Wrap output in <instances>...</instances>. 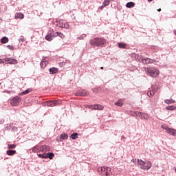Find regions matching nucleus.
<instances>
[{
	"instance_id": "nucleus-1",
	"label": "nucleus",
	"mask_w": 176,
	"mask_h": 176,
	"mask_svg": "<svg viewBox=\"0 0 176 176\" xmlns=\"http://www.w3.org/2000/svg\"><path fill=\"white\" fill-rule=\"evenodd\" d=\"M107 43V41L103 38H95L92 40H90L89 44L91 46L100 47L105 45Z\"/></svg>"
},
{
	"instance_id": "nucleus-2",
	"label": "nucleus",
	"mask_w": 176,
	"mask_h": 176,
	"mask_svg": "<svg viewBox=\"0 0 176 176\" xmlns=\"http://www.w3.org/2000/svg\"><path fill=\"white\" fill-rule=\"evenodd\" d=\"M145 71L146 74L148 75V76H151V78H157L159 76V74H160L159 69L155 67H146Z\"/></svg>"
},
{
	"instance_id": "nucleus-3",
	"label": "nucleus",
	"mask_w": 176,
	"mask_h": 176,
	"mask_svg": "<svg viewBox=\"0 0 176 176\" xmlns=\"http://www.w3.org/2000/svg\"><path fill=\"white\" fill-rule=\"evenodd\" d=\"M99 171L102 173V175L108 176L111 174V168L108 166L100 167L99 168Z\"/></svg>"
},
{
	"instance_id": "nucleus-4",
	"label": "nucleus",
	"mask_w": 176,
	"mask_h": 176,
	"mask_svg": "<svg viewBox=\"0 0 176 176\" xmlns=\"http://www.w3.org/2000/svg\"><path fill=\"white\" fill-rule=\"evenodd\" d=\"M38 156L41 159H50V160H52V159L54 157V153H48L38 154Z\"/></svg>"
},
{
	"instance_id": "nucleus-5",
	"label": "nucleus",
	"mask_w": 176,
	"mask_h": 176,
	"mask_svg": "<svg viewBox=\"0 0 176 176\" xmlns=\"http://www.w3.org/2000/svg\"><path fill=\"white\" fill-rule=\"evenodd\" d=\"M21 102V98L19 96H16L10 100V104L12 107H16Z\"/></svg>"
},
{
	"instance_id": "nucleus-6",
	"label": "nucleus",
	"mask_w": 176,
	"mask_h": 176,
	"mask_svg": "<svg viewBox=\"0 0 176 176\" xmlns=\"http://www.w3.org/2000/svg\"><path fill=\"white\" fill-rule=\"evenodd\" d=\"M53 38H54V30L52 29L49 30L47 35L45 36V39L50 42L51 41H53Z\"/></svg>"
},
{
	"instance_id": "nucleus-7",
	"label": "nucleus",
	"mask_w": 176,
	"mask_h": 176,
	"mask_svg": "<svg viewBox=\"0 0 176 176\" xmlns=\"http://www.w3.org/2000/svg\"><path fill=\"white\" fill-rule=\"evenodd\" d=\"M57 25L59 27V28H69V25L68 23H67V21L64 20L59 21Z\"/></svg>"
},
{
	"instance_id": "nucleus-8",
	"label": "nucleus",
	"mask_w": 176,
	"mask_h": 176,
	"mask_svg": "<svg viewBox=\"0 0 176 176\" xmlns=\"http://www.w3.org/2000/svg\"><path fill=\"white\" fill-rule=\"evenodd\" d=\"M77 97H87L89 96V92L85 90L78 91L75 94Z\"/></svg>"
},
{
	"instance_id": "nucleus-9",
	"label": "nucleus",
	"mask_w": 176,
	"mask_h": 176,
	"mask_svg": "<svg viewBox=\"0 0 176 176\" xmlns=\"http://www.w3.org/2000/svg\"><path fill=\"white\" fill-rule=\"evenodd\" d=\"M6 64H17L18 61L16 59H13L12 58H6Z\"/></svg>"
},
{
	"instance_id": "nucleus-10",
	"label": "nucleus",
	"mask_w": 176,
	"mask_h": 176,
	"mask_svg": "<svg viewBox=\"0 0 176 176\" xmlns=\"http://www.w3.org/2000/svg\"><path fill=\"white\" fill-rule=\"evenodd\" d=\"M40 149L43 153H46V152H50L51 148L49 146L45 145L42 146Z\"/></svg>"
},
{
	"instance_id": "nucleus-11",
	"label": "nucleus",
	"mask_w": 176,
	"mask_h": 176,
	"mask_svg": "<svg viewBox=\"0 0 176 176\" xmlns=\"http://www.w3.org/2000/svg\"><path fill=\"white\" fill-rule=\"evenodd\" d=\"M140 168H142V170H149V168H151V162H144V164H143L142 166H140Z\"/></svg>"
},
{
	"instance_id": "nucleus-12",
	"label": "nucleus",
	"mask_w": 176,
	"mask_h": 176,
	"mask_svg": "<svg viewBox=\"0 0 176 176\" xmlns=\"http://www.w3.org/2000/svg\"><path fill=\"white\" fill-rule=\"evenodd\" d=\"M166 133L170 134V135H173L174 137L176 135V130L174 129L166 128Z\"/></svg>"
},
{
	"instance_id": "nucleus-13",
	"label": "nucleus",
	"mask_w": 176,
	"mask_h": 176,
	"mask_svg": "<svg viewBox=\"0 0 176 176\" xmlns=\"http://www.w3.org/2000/svg\"><path fill=\"white\" fill-rule=\"evenodd\" d=\"M142 63L143 64H152L153 63V60L149 58H145L142 59Z\"/></svg>"
},
{
	"instance_id": "nucleus-14",
	"label": "nucleus",
	"mask_w": 176,
	"mask_h": 176,
	"mask_svg": "<svg viewBox=\"0 0 176 176\" xmlns=\"http://www.w3.org/2000/svg\"><path fill=\"white\" fill-rule=\"evenodd\" d=\"M57 36H59V38H61V39H64V38H65V36L64 35V34L60 32H56L54 33V38H57Z\"/></svg>"
},
{
	"instance_id": "nucleus-15",
	"label": "nucleus",
	"mask_w": 176,
	"mask_h": 176,
	"mask_svg": "<svg viewBox=\"0 0 176 176\" xmlns=\"http://www.w3.org/2000/svg\"><path fill=\"white\" fill-rule=\"evenodd\" d=\"M94 109L96 111H102L104 109V106L96 104L94 105Z\"/></svg>"
},
{
	"instance_id": "nucleus-16",
	"label": "nucleus",
	"mask_w": 176,
	"mask_h": 176,
	"mask_svg": "<svg viewBox=\"0 0 176 176\" xmlns=\"http://www.w3.org/2000/svg\"><path fill=\"white\" fill-rule=\"evenodd\" d=\"M109 3H111V0H105L102 6L100 7V10H102L104 9V8H105V6H108V5H109Z\"/></svg>"
},
{
	"instance_id": "nucleus-17",
	"label": "nucleus",
	"mask_w": 176,
	"mask_h": 176,
	"mask_svg": "<svg viewBox=\"0 0 176 176\" xmlns=\"http://www.w3.org/2000/svg\"><path fill=\"white\" fill-rule=\"evenodd\" d=\"M51 75H54V74H57L58 72V69L56 67H52L49 69Z\"/></svg>"
},
{
	"instance_id": "nucleus-18",
	"label": "nucleus",
	"mask_w": 176,
	"mask_h": 176,
	"mask_svg": "<svg viewBox=\"0 0 176 176\" xmlns=\"http://www.w3.org/2000/svg\"><path fill=\"white\" fill-rule=\"evenodd\" d=\"M62 102L63 101H61V100H52V107H56V105H60Z\"/></svg>"
},
{
	"instance_id": "nucleus-19",
	"label": "nucleus",
	"mask_w": 176,
	"mask_h": 176,
	"mask_svg": "<svg viewBox=\"0 0 176 176\" xmlns=\"http://www.w3.org/2000/svg\"><path fill=\"white\" fill-rule=\"evenodd\" d=\"M18 19H24V14L19 12V13H16L15 14V19L18 20Z\"/></svg>"
},
{
	"instance_id": "nucleus-20",
	"label": "nucleus",
	"mask_w": 176,
	"mask_h": 176,
	"mask_svg": "<svg viewBox=\"0 0 176 176\" xmlns=\"http://www.w3.org/2000/svg\"><path fill=\"white\" fill-rule=\"evenodd\" d=\"M114 105H116V107H123V105H124V103L123 102V100H118L117 102L114 103Z\"/></svg>"
},
{
	"instance_id": "nucleus-21",
	"label": "nucleus",
	"mask_w": 176,
	"mask_h": 176,
	"mask_svg": "<svg viewBox=\"0 0 176 176\" xmlns=\"http://www.w3.org/2000/svg\"><path fill=\"white\" fill-rule=\"evenodd\" d=\"M155 93H156V90H153V89H152L151 90L147 92V96L148 97H153V96H155Z\"/></svg>"
},
{
	"instance_id": "nucleus-22",
	"label": "nucleus",
	"mask_w": 176,
	"mask_h": 176,
	"mask_svg": "<svg viewBox=\"0 0 176 176\" xmlns=\"http://www.w3.org/2000/svg\"><path fill=\"white\" fill-rule=\"evenodd\" d=\"M47 64H49V62L43 60L41 62L40 65L41 68H46V66L47 65Z\"/></svg>"
},
{
	"instance_id": "nucleus-23",
	"label": "nucleus",
	"mask_w": 176,
	"mask_h": 176,
	"mask_svg": "<svg viewBox=\"0 0 176 176\" xmlns=\"http://www.w3.org/2000/svg\"><path fill=\"white\" fill-rule=\"evenodd\" d=\"M118 46L120 47V49H126L127 44L124 43H118Z\"/></svg>"
},
{
	"instance_id": "nucleus-24",
	"label": "nucleus",
	"mask_w": 176,
	"mask_h": 176,
	"mask_svg": "<svg viewBox=\"0 0 176 176\" xmlns=\"http://www.w3.org/2000/svg\"><path fill=\"white\" fill-rule=\"evenodd\" d=\"M165 104H175V100H173V99H166L164 100Z\"/></svg>"
},
{
	"instance_id": "nucleus-25",
	"label": "nucleus",
	"mask_w": 176,
	"mask_h": 176,
	"mask_svg": "<svg viewBox=\"0 0 176 176\" xmlns=\"http://www.w3.org/2000/svg\"><path fill=\"white\" fill-rule=\"evenodd\" d=\"M7 155H8V156H13V155H16V151L15 150H8V151H7Z\"/></svg>"
},
{
	"instance_id": "nucleus-26",
	"label": "nucleus",
	"mask_w": 176,
	"mask_h": 176,
	"mask_svg": "<svg viewBox=\"0 0 176 176\" xmlns=\"http://www.w3.org/2000/svg\"><path fill=\"white\" fill-rule=\"evenodd\" d=\"M32 91V89H28L27 90L21 93L20 96H25V94H28V93H31Z\"/></svg>"
},
{
	"instance_id": "nucleus-27",
	"label": "nucleus",
	"mask_w": 176,
	"mask_h": 176,
	"mask_svg": "<svg viewBox=\"0 0 176 176\" xmlns=\"http://www.w3.org/2000/svg\"><path fill=\"white\" fill-rule=\"evenodd\" d=\"M60 140H67L68 138V134H67V133H62L60 135Z\"/></svg>"
},
{
	"instance_id": "nucleus-28",
	"label": "nucleus",
	"mask_w": 176,
	"mask_h": 176,
	"mask_svg": "<svg viewBox=\"0 0 176 176\" xmlns=\"http://www.w3.org/2000/svg\"><path fill=\"white\" fill-rule=\"evenodd\" d=\"M135 6V3H134L133 2H129L126 4V8H134Z\"/></svg>"
},
{
	"instance_id": "nucleus-29",
	"label": "nucleus",
	"mask_w": 176,
	"mask_h": 176,
	"mask_svg": "<svg viewBox=\"0 0 176 176\" xmlns=\"http://www.w3.org/2000/svg\"><path fill=\"white\" fill-rule=\"evenodd\" d=\"M1 42V43H8V42H9V38H8V37H3Z\"/></svg>"
},
{
	"instance_id": "nucleus-30",
	"label": "nucleus",
	"mask_w": 176,
	"mask_h": 176,
	"mask_svg": "<svg viewBox=\"0 0 176 176\" xmlns=\"http://www.w3.org/2000/svg\"><path fill=\"white\" fill-rule=\"evenodd\" d=\"M78 135H79V134L78 133H74L72 134L71 135L72 140H76V138H78Z\"/></svg>"
},
{
	"instance_id": "nucleus-31",
	"label": "nucleus",
	"mask_w": 176,
	"mask_h": 176,
	"mask_svg": "<svg viewBox=\"0 0 176 176\" xmlns=\"http://www.w3.org/2000/svg\"><path fill=\"white\" fill-rule=\"evenodd\" d=\"M166 109H167L168 111H174L175 109H176V107L175 106H168L166 107Z\"/></svg>"
},
{
	"instance_id": "nucleus-32",
	"label": "nucleus",
	"mask_w": 176,
	"mask_h": 176,
	"mask_svg": "<svg viewBox=\"0 0 176 176\" xmlns=\"http://www.w3.org/2000/svg\"><path fill=\"white\" fill-rule=\"evenodd\" d=\"M145 162L142 161V160H138V164L142 167L144 164Z\"/></svg>"
},
{
	"instance_id": "nucleus-33",
	"label": "nucleus",
	"mask_w": 176,
	"mask_h": 176,
	"mask_svg": "<svg viewBox=\"0 0 176 176\" xmlns=\"http://www.w3.org/2000/svg\"><path fill=\"white\" fill-rule=\"evenodd\" d=\"M140 118L141 119H148V115L140 113Z\"/></svg>"
},
{
	"instance_id": "nucleus-34",
	"label": "nucleus",
	"mask_w": 176,
	"mask_h": 176,
	"mask_svg": "<svg viewBox=\"0 0 176 176\" xmlns=\"http://www.w3.org/2000/svg\"><path fill=\"white\" fill-rule=\"evenodd\" d=\"M8 149H14L16 148V144H8Z\"/></svg>"
},
{
	"instance_id": "nucleus-35",
	"label": "nucleus",
	"mask_w": 176,
	"mask_h": 176,
	"mask_svg": "<svg viewBox=\"0 0 176 176\" xmlns=\"http://www.w3.org/2000/svg\"><path fill=\"white\" fill-rule=\"evenodd\" d=\"M46 105H47V107H53V103H52V100L46 102Z\"/></svg>"
},
{
	"instance_id": "nucleus-36",
	"label": "nucleus",
	"mask_w": 176,
	"mask_h": 176,
	"mask_svg": "<svg viewBox=\"0 0 176 176\" xmlns=\"http://www.w3.org/2000/svg\"><path fill=\"white\" fill-rule=\"evenodd\" d=\"M8 49H10V50H14V47L13 45H8Z\"/></svg>"
},
{
	"instance_id": "nucleus-37",
	"label": "nucleus",
	"mask_w": 176,
	"mask_h": 176,
	"mask_svg": "<svg viewBox=\"0 0 176 176\" xmlns=\"http://www.w3.org/2000/svg\"><path fill=\"white\" fill-rule=\"evenodd\" d=\"M4 63H6V58L0 59V64H3Z\"/></svg>"
},
{
	"instance_id": "nucleus-38",
	"label": "nucleus",
	"mask_w": 176,
	"mask_h": 176,
	"mask_svg": "<svg viewBox=\"0 0 176 176\" xmlns=\"http://www.w3.org/2000/svg\"><path fill=\"white\" fill-rule=\"evenodd\" d=\"M89 109H94V105H90L88 107Z\"/></svg>"
},
{
	"instance_id": "nucleus-39",
	"label": "nucleus",
	"mask_w": 176,
	"mask_h": 176,
	"mask_svg": "<svg viewBox=\"0 0 176 176\" xmlns=\"http://www.w3.org/2000/svg\"><path fill=\"white\" fill-rule=\"evenodd\" d=\"M24 41H25V40L23 38V37H21L19 38L20 42H24Z\"/></svg>"
},
{
	"instance_id": "nucleus-40",
	"label": "nucleus",
	"mask_w": 176,
	"mask_h": 176,
	"mask_svg": "<svg viewBox=\"0 0 176 176\" xmlns=\"http://www.w3.org/2000/svg\"><path fill=\"white\" fill-rule=\"evenodd\" d=\"M162 129H164V130H166V131H167V129H168V127L164 126V127H162Z\"/></svg>"
},
{
	"instance_id": "nucleus-41",
	"label": "nucleus",
	"mask_w": 176,
	"mask_h": 176,
	"mask_svg": "<svg viewBox=\"0 0 176 176\" xmlns=\"http://www.w3.org/2000/svg\"><path fill=\"white\" fill-rule=\"evenodd\" d=\"M60 64H62V65H65V62L60 63Z\"/></svg>"
},
{
	"instance_id": "nucleus-42",
	"label": "nucleus",
	"mask_w": 176,
	"mask_h": 176,
	"mask_svg": "<svg viewBox=\"0 0 176 176\" xmlns=\"http://www.w3.org/2000/svg\"><path fill=\"white\" fill-rule=\"evenodd\" d=\"M157 12H162V9H161V8H159V9L157 10Z\"/></svg>"
},
{
	"instance_id": "nucleus-43",
	"label": "nucleus",
	"mask_w": 176,
	"mask_h": 176,
	"mask_svg": "<svg viewBox=\"0 0 176 176\" xmlns=\"http://www.w3.org/2000/svg\"><path fill=\"white\" fill-rule=\"evenodd\" d=\"M2 23V19L0 18V24Z\"/></svg>"
},
{
	"instance_id": "nucleus-44",
	"label": "nucleus",
	"mask_w": 176,
	"mask_h": 176,
	"mask_svg": "<svg viewBox=\"0 0 176 176\" xmlns=\"http://www.w3.org/2000/svg\"><path fill=\"white\" fill-rule=\"evenodd\" d=\"M78 39H83L82 36L78 37Z\"/></svg>"
},
{
	"instance_id": "nucleus-45",
	"label": "nucleus",
	"mask_w": 176,
	"mask_h": 176,
	"mask_svg": "<svg viewBox=\"0 0 176 176\" xmlns=\"http://www.w3.org/2000/svg\"><path fill=\"white\" fill-rule=\"evenodd\" d=\"M153 0H148V2H152Z\"/></svg>"
},
{
	"instance_id": "nucleus-46",
	"label": "nucleus",
	"mask_w": 176,
	"mask_h": 176,
	"mask_svg": "<svg viewBox=\"0 0 176 176\" xmlns=\"http://www.w3.org/2000/svg\"><path fill=\"white\" fill-rule=\"evenodd\" d=\"M174 34L175 35H176V30L174 31Z\"/></svg>"
},
{
	"instance_id": "nucleus-47",
	"label": "nucleus",
	"mask_w": 176,
	"mask_h": 176,
	"mask_svg": "<svg viewBox=\"0 0 176 176\" xmlns=\"http://www.w3.org/2000/svg\"><path fill=\"white\" fill-rule=\"evenodd\" d=\"M100 69H104V67H100Z\"/></svg>"
},
{
	"instance_id": "nucleus-48",
	"label": "nucleus",
	"mask_w": 176,
	"mask_h": 176,
	"mask_svg": "<svg viewBox=\"0 0 176 176\" xmlns=\"http://www.w3.org/2000/svg\"><path fill=\"white\" fill-rule=\"evenodd\" d=\"M84 36H86V34H84Z\"/></svg>"
}]
</instances>
